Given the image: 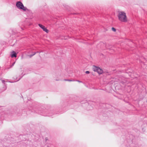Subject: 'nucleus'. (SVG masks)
<instances>
[{
	"mask_svg": "<svg viewBox=\"0 0 147 147\" xmlns=\"http://www.w3.org/2000/svg\"><path fill=\"white\" fill-rule=\"evenodd\" d=\"M21 78H19L18 79L17 81H18V80H19L20 79H21Z\"/></svg>",
	"mask_w": 147,
	"mask_h": 147,
	"instance_id": "12",
	"label": "nucleus"
},
{
	"mask_svg": "<svg viewBox=\"0 0 147 147\" xmlns=\"http://www.w3.org/2000/svg\"><path fill=\"white\" fill-rule=\"evenodd\" d=\"M16 6L18 9H22L24 11H26L27 9V8L24 7L20 1H18L16 3Z\"/></svg>",
	"mask_w": 147,
	"mask_h": 147,
	"instance_id": "2",
	"label": "nucleus"
},
{
	"mask_svg": "<svg viewBox=\"0 0 147 147\" xmlns=\"http://www.w3.org/2000/svg\"><path fill=\"white\" fill-rule=\"evenodd\" d=\"M111 29H112V30L113 31H114V32L116 31V29L115 28H114L113 27H112V28Z\"/></svg>",
	"mask_w": 147,
	"mask_h": 147,
	"instance_id": "7",
	"label": "nucleus"
},
{
	"mask_svg": "<svg viewBox=\"0 0 147 147\" xmlns=\"http://www.w3.org/2000/svg\"><path fill=\"white\" fill-rule=\"evenodd\" d=\"M119 20L121 22H126L127 21L126 13L123 11H120L117 16Z\"/></svg>",
	"mask_w": 147,
	"mask_h": 147,
	"instance_id": "1",
	"label": "nucleus"
},
{
	"mask_svg": "<svg viewBox=\"0 0 147 147\" xmlns=\"http://www.w3.org/2000/svg\"><path fill=\"white\" fill-rule=\"evenodd\" d=\"M64 80L65 81H69V82L75 81V80H69V79H65Z\"/></svg>",
	"mask_w": 147,
	"mask_h": 147,
	"instance_id": "6",
	"label": "nucleus"
},
{
	"mask_svg": "<svg viewBox=\"0 0 147 147\" xmlns=\"http://www.w3.org/2000/svg\"><path fill=\"white\" fill-rule=\"evenodd\" d=\"M2 82L3 83H4V82H5V80H2Z\"/></svg>",
	"mask_w": 147,
	"mask_h": 147,
	"instance_id": "11",
	"label": "nucleus"
},
{
	"mask_svg": "<svg viewBox=\"0 0 147 147\" xmlns=\"http://www.w3.org/2000/svg\"><path fill=\"white\" fill-rule=\"evenodd\" d=\"M15 63V62L14 63H13V65H14V64Z\"/></svg>",
	"mask_w": 147,
	"mask_h": 147,
	"instance_id": "13",
	"label": "nucleus"
},
{
	"mask_svg": "<svg viewBox=\"0 0 147 147\" xmlns=\"http://www.w3.org/2000/svg\"><path fill=\"white\" fill-rule=\"evenodd\" d=\"M11 57L12 58L14 57H16L17 56V54L14 51H13L11 52Z\"/></svg>",
	"mask_w": 147,
	"mask_h": 147,
	"instance_id": "5",
	"label": "nucleus"
},
{
	"mask_svg": "<svg viewBox=\"0 0 147 147\" xmlns=\"http://www.w3.org/2000/svg\"><path fill=\"white\" fill-rule=\"evenodd\" d=\"M36 53V52H35L32 55H29V56L30 57H32V56H33V55H35Z\"/></svg>",
	"mask_w": 147,
	"mask_h": 147,
	"instance_id": "8",
	"label": "nucleus"
},
{
	"mask_svg": "<svg viewBox=\"0 0 147 147\" xmlns=\"http://www.w3.org/2000/svg\"><path fill=\"white\" fill-rule=\"evenodd\" d=\"M76 81L78 82H79V83H82V82L81 81H80L79 80H76Z\"/></svg>",
	"mask_w": 147,
	"mask_h": 147,
	"instance_id": "10",
	"label": "nucleus"
},
{
	"mask_svg": "<svg viewBox=\"0 0 147 147\" xmlns=\"http://www.w3.org/2000/svg\"><path fill=\"white\" fill-rule=\"evenodd\" d=\"M85 73L86 74H89L90 73V72L88 71H86Z\"/></svg>",
	"mask_w": 147,
	"mask_h": 147,
	"instance_id": "9",
	"label": "nucleus"
},
{
	"mask_svg": "<svg viewBox=\"0 0 147 147\" xmlns=\"http://www.w3.org/2000/svg\"><path fill=\"white\" fill-rule=\"evenodd\" d=\"M47 147H49L48 146Z\"/></svg>",
	"mask_w": 147,
	"mask_h": 147,
	"instance_id": "14",
	"label": "nucleus"
},
{
	"mask_svg": "<svg viewBox=\"0 0 147 147\" xmlns=\"http://www.w3.org/2000/svg\"><path fill=\"white\" fill-rule=\"evenodd\" d=\"M38 26L42 29H43V31L47 33H48V30L46 28H45L44 26L40 24H39Z\"/></svg>",
	"mask_w": 147,
	"mask_h": 147,
	"instance_id": "4",
	"label": "nucleus"
},
{
	"mask_svg": "<svg viewBox=\"0 0 147 147\" xmlns=\"http://www.w3.org/2000/svg\"><path fill=\"white\" fill-rule=\"evenodd\" d=\"M93 69L94 71L97 72L99 74H102L103 72V70L102 69L99 67L95 66H93Z\"/></svg>",
	"mask_w": 147,
	"mask_h": 147,
	"instance_id": "3",
	"label": "nucleus"
}]
</instances>
